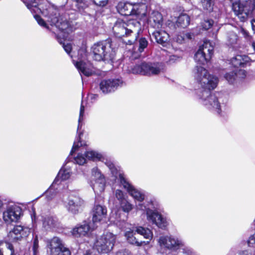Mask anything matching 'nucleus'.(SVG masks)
<instances>
[{
    "label": "nucleus",
    "mask_w": 255,
    "mask_h": 255,
    "mask_svg": "<svg viewBox=\"0 0 255 255\" xmlns=\"http://www.w3.org/2000/svg\"><path fill=\"white\" fill-rule=\"evenodd\" d=\"M98 95L97 94H90L88 95V100H91V102H94L98 99Z\"/></svg>",
    "instance_id": "nucleus-53"
},
{
    "label": "nucleus",
    "mask_w": 255,
    "mask_h": 255,
    "mask_svg": "<svg viewBox=\"0 0 255 255\" xmlns=\"http://www.w3.org/2000/svg\"><path fill=\"white\" fill-rule=\"evenodd\" d=\"M190 18L188 15L184 13L180 14L176 21L177 26L182 28H185L188 26L190 23Z\"/></svg>",
    "instance_id": "nucleus-29"
},
{
    "label": "nucleus",
    "mask_w": 255,
    "mask_h": 255,
    "mask_svg": "<svg viewBox=\"0 0 255 255\" xmlns=\"http://www.w3.org/2000/svg\"><path fill=\"white\" fill-rule=\"evenodd\" d=\"M105 163L113 176L120 181L123 187L135 200L140 202L136 205V210L145 211L146 219L148 222L156 225L159 228L166 229L169 224V220L162 215L157 210L151 209L155 208L154 202L150 200L146 205L142 203L145 196L144 192L131 184L126 178L123 171L118 169L111 161L106 159Z\"/></svg>",
    "instance_id": "nucleus-1"
},
{
    "label": "nucleus",
    "mask_w": 255,
    "mask_h": 255,
    "mask_svg": "<svg viewBox=\"0 0 255 255\" xmlns=\"http://www.w3.org/2000/svg\"><path fill=\"white\" fill-rule=\"evenodd\" d=\"M194 35L191 32H183L176 36V41L179 43H182L186 41L192 39Z\"/></svg>",
    "instance_id": "nucleus-32"
},
{
    "label": "nucleus",
    "mask_w": 255,
    "mask_h": 255,
    "mask_svg": "<svg viewBox=\"0 0 255 255\" xmlns=\"http://www.w3.org/2000/svg\"><path fill=\"white\" fill-rule=\"evenodd\" d=\"M108 0H93V3L100 6H105L108 3Z\"/></svg>",
    "instance_id": "nucleus-51"
},
{
    "label": "nucleus",
    "mask_w": 255,
    "mask_h": 255,
    "mask_svg": "<svg viewBox=\"0 0 255 255\" xmlns=\"http://www.w3.org/2000/svg\"><path fill=\"white\" fill-rule=\"evenodd\" d=\"M225 79L231 84L237 82L236 69L226 73L224 75Z\"/></svg>",
    "instance_id": "nucleus-35"
},
{
    "label": "nucleus",
    "mask_w": 255,
    "mask_h": 255,
    "mask_svg": "<svg viewBox=\"0 0 255 255\" xmlns=\"http://www.w3.org/2000/svg\"><path fill=\"white\" fill-rule=\"evenodd\" d=\"M84 255H95V254H94L93 253H92V252H91L90 251H88Z\"/></svg>",
    "instance_id": "nucleus-57"
},
{
    "label": "nucleus",
    "mask_w": 255,
    "mask_h": 255,
    "mask_svg": "<svg viewBox=\"0 0 255 255\" xmlns=\"http://www.w3.org/2000/svg\"><path fill=\"white\" fill-rule=\"evenodd\" d=\"M85 108L83 104V102L81 103L79 117L78 119V125L77 127V132L79 133V136L82 134V128L83 125V117L84 114Z\"/></svg>",
    "instance_id": "nucleus-34"
},
{
    "label": "nucleus",
    "mask_w": 255,
    "mask_h": 255,
    "mask_svg": "<svg viewBox=\"0 0 255 255\" xmlns=\"http://www.w3.org/2000/svg\"><path fill=\"white\" fill-rule=\"evenodd\" d=\"M247 243L249 247L252 246L255 244V233L249 237Z\"/></svg>",
    "instance_id": "nucleus-52"
},
{
    "label": "nucleus",
    "mask_w": 255,
    "mask_h": 255,
    "mask_svg": "<svg viewBox=\"0 0 255 255\" xmlns=\"http://www.w3.org/2000/svg\"><path fill=\"white\" fill-rule=\"evenodd\" d=\"M38 240L37 236H35L33 239V246H32V250L33 253V255H36V254L38 252Z\"/></svg>",
    "instance_id": "nucleus-48"
},
{
    "label": "nucleus",
    "mask_w": 255,
    "mask_h": 255,
    "mask_svg": "<svg viewBox=\"0 0 255 255\" xmlns=\"http://www.w3.org/2000/svg\"><path fill=\"white\" fill-rule=\"evenodd\" d=\"M195 79L200 84L202 89L197 91L200 102L208 109L220 114L228 102V96L221 92L211 93L218 83L217 77L210 74L207 70L202 66H197L193 70Z\"/></svg>",
    "instance_id": "nucleus-2"
},
{
    "label": "nucleus",
    "mask_w": 255,
    "mask_h": 255,
    "mask_svg": "<svg viewBox=\"0 0 255 255\" xmlns=\"http://www.w3.org/2000/svg\"><path fill=\"white\" fill-rule=\"evenodd\" d=\"M93 3V0H91L90 4Z\"/></svg>",
    "instance_id": "nucleus-59"
},
{
    "label": "nucleus",
    "mask_w": 255,
    "mask_h": 255,
    "mask_svg": "<svg viewBox=\"0 0 255 255\" xmlns=\"http://www.w3.org/2000/svg\"><path fill=\"white\" fill-rule=\"evenodd\" d=\"M82 132H83L82 130ZM77 134L78 135V137L77 138V140L75 141L74 142L73 147L70 152V155L68 157V160H70L72 158L71 156H73L74 152L79 151L80 150V147H82V149H83V147H82L85 145V143H82V142L80 140L81 136L83 134V132H82V134L80 135V136H79V133L78 132Z\"/></svg>",
    "instance_id": "nucleus-31"
},
{
    "label": "nucleus",
    "mask_w": 255,
    "mask_h": 255,
    "mask_svg": "<svg viewBox=\"0 0 255 255\" xmlns=\"http://www.w3.org/2000/svg\"><path fill=\"white\" fill-rule=\"evenodd\" d=\"M213 53V45L210 41L206 40L195 54L194 60L199 64L203 65L210 60Z\"/></svg>",
    "instance_id": "nucleus-10"
},
{
    "label": "nucleus",
    "mask_w": 255,
    "mask_h": 255,
    "mask_svg": "<svg viewBox=\"0 0 255 255\" xmlns=\"http://www.w3.org/2000/svg\"><path fill=\"white\" fill-rule=\"evenodd\" d=\"M74 162L79 165H82L84 164L87 161V158L84 154L82 153H78L76 156H74L73 158Z\"/></svg>",
    "instance_id": "nucleus-39"
},
{
    "label": "nucleus",
    "mask_w": 255,
    "mask_h": 255,
    "mask_svg": "<svg viewBox=\"0 0 255 255\" xmlns=\"http://www.w3.org/2000/svg\"><path fill=\"white\" fill-rule=\"evenodd\" d=\"M117 236L113 233L107 232L104 233L101 236L99 237V242L100 244L106 243L108 245H106L108 250H113L116 241Z\"/></svg>",
    "instance_id": "nucleus-20"
},
{
    "label": "nucleus",
    "mask_w": 255,
    "mask_h": 255,
    "mask_svg": "<svg viewBox=\"0 0 255 255\" xmlns=\"http://www.w3.org/2000/svg\"><path fill=\"white\" fill-rule=\"evenodd\" d=\"M213 21L212 20H206L202 23V26L203 29L208 30L213 25Z\"/></svg>",
    "instance_id": "nucleus-49"
},
{
    "label": "nucleus",
    "mask_w": 255,
    "mask_h": 255,
    "mask_svg": "<svg viewBox=\"0 0 255 255\" xmlns=\"http://www.w3.org/2000/svg\"><path fill=\"white\" fill-rule=\"evenodd\" d=\"M251 24L253 30L255 31V19H253L251 21Z\"/></svg>",
    "instance_id": "nucleus-56"
},
{
    "label": "nucleus",
    "mask_w": 255,
    "mask_h": 255,
    "mask_svg": "<svg viewBox=\"0 0 255 255\" xmlns=\"http://www.w3.org/2000/svg\"><path fill=\"white\" fill-rule=\"evenodd\" d=\"M115 196L116 198L118 200L119 204L128 198L126 194L120 189H117L115 191Z\"/></svg>",
    "instance_id": "nucleus-42"
},
{
    "label": "nucleus",
    "mask_w": 255,
    "mask_h": 255,
    "mask_svg": "<svg viewBox=\"0 0 255 255\" xmlns=\"http://www.w3.org/2000/svg\"><path fill=\"white\" fill-rule=\"evenodd\" d=\"M180 59V57L176 55H172L169 57V59L166 61V63L171 64L175 62L178 61Z\"/></svg>",
    "instance_id": "nucleus-50"
},
{
    "label": "nucleus",
    "mask_w": 255,
    "mask_h": 255,
    "mask_svg": "<svg viewBox=\"0 0 255 255\" xmlns=\"http://www.w3.org/2000/svg\"><path fill=\"white\" fill-rule=\"evenodd\" d=\"M125 224L126 225L125 236L128 243L137 247L147 245L149 243V241H139L135 237V232H134L133 228L127 227V226H129L127 223H125ZM129 226H131V225H129Z\"/></svg>",
    "instance_id": "nucleus-17"
},
{
    "label": "nucleus",
    "mask_w": 255,
    "mask_h": 255,
    "mask_svg": "<svg viewBox=\"0 0 255 255\" xmlns=\"http://www.w3.org/2000/svg\"><path fill=\"white\" fill-rule=\"evenodd\" d=\"M156 41L159 44L164 46L169 39V35L167 33L164 31H155L152 33Z\"/></svg>",
    "instance_id": "nucleus-26"
},
{
    "label": "nucleus",
    "mask_w": 255,
    "mask_h": 255,
    "mask_svg": "<svg viewBox=\"0 0 255 255\" xmlns=\"http://www.w3.org/2000/svg\"><path fill=\"white\" fill-rule=\"evenodd\" d=\"M88 183L95 194H99L104 191L106 185L105 177L97 167L92 169L91 176Z\"/></svg>",
    "instance_id": "nucleus-9"
},
{
    "label": "nucleus",
    "mask_w": 255,
    "mask_h": 255,
    "mask_svg": "<svg viewBox=\"0 0 255 255\" xmlns=\"http://www.w3.org/2000/svg\"><path fill=\"white\" fill-rule=\"evenodd\" d=\"M231 1H233L234 0H231Z\"/></svg>",
    "instance_id": "nucleus-61"
},
{
    "label": "nucleus",
    "mask_w": 255,
    "mask_h": 255,
    "mask_svg": "<svg viewBox=\"0 0 255 255\" xmlns=\"http://www.w3.org/2000/svg\"><path fill=\"white\" fill-rule=\"evenodd\" d=\"M237 82L245 79L247 76V72L243 69H236Z\"/></svg>",
    "instance_id": "nucleus-46"
},
{
    "label": "nucleus",
    "mask_w": 255,
    "mask_h": 255,
    "mask_svg": "<svg viewBox=\"0 0 255 255\" xmlns=\"http://www.w3.org/2000/svg\"><path fill=\"white\" fill-rule=\"evenodd\" d=\"M122 84V80L119 79H105L101 82L100 88L104 94H109L116 91Z\"/></svg>",
    "instance_id": "nucleus-15"
},
{
    "label": "nucleus",
    "mask_w": 255,
    "mask_h": 255,
    "mask_svg": "<svg viewBox=\"0 0 255 255\" xmlns=\"http://www.w3.org/2000/svg\"><path fill=\"white\" fill-rule=\"evenodd\" d=\"M76 2V6L79 10L87 8L90 5L91 0H73Z\"/></svg>",
    "instance_id": "nucleus-38"
},
{
    "label": "nucleus",
    "mask_w": 255,
    "mask_h": 255,
    "mask_svg": "<svg viewBox=\"0 0 255 255\" xmlns=\"http://www.w3.org/2000/svg\"><path fill=\"white\" fill-rule=\"evenodd\" d=\"M114 49L111 39L95 43L91 48L93 58L98 61L112 60L114 55Z\"/></svg>",
    "instance_id": "nucleus-5"
},
{
    "label": "nucleus",
    "mask_w": 255,
    "mask_h": 255,
    "mask_svg": "<svg viewBox=\"0 0 255 255\" xmlns=\"http://www.w3.org/2000/svg\"><path fill=\"white\" fill-rule=\"evenodd\" d=\"M241 32L244 37L249 41V44L253 49L254 53L255 54V41L253 40L252 37L249 34V32L244 28L241 29Z\"/></svg>",
    "instance_id": "nucleus-37"
},
{
    "label": "nucleus",
    "mask_w": 255,
    "mask_h": 255,
    "mask_svg": "<svg viewBox=\"0 0 255 255\" xmlns=\"http://www.w3.org/2000/svg\"><path fill=\"white\" fill-rule=\"evenodd\" d=\"M39 0H24L23 2L31 12L35 13L34 17L41 26L48 28L46 23L38 15V13L47 17V20L54 25L64 34H68L73 30V21L69 18V15L64 14L59 16L58 10L50 4L45 5L44 8L39 3Z\"/></svg>",
    "instance_id": "nucleus-3"
},
{
    "label": "nucleus",
    "mask_w": 255,
    "mask_h": 255,
    "mask_svg": "<svg viewBox=\"0 0 255 255\" xmlns=\"http://www.w3.org/2000/svg\"><path fill=\"white\" fill-rule=\"evenodd\" d=\"M255 60H253L251 56L245 55H238L231 59V62L235 67H237L238 66H244V65H246L250 61Z\"/></svg>",
    "instance_id": "nucleus-24"
},
{
    "label": "nucleus",
    "mask_w": 255,
    "mask_h": 255,
    "mask_svg": "<svg viewBox=\"0 0 255 255\" xmlns=\"http://www.w3.org/2000/svg\"><path fill=\"white\" fill-rule=\"evenodd\" d=\"M107 213V208L105 206L96 203L93 209V222L97 223L102 221L106 219Z\"/></svg>",
    "instance_id": "nucleus-19"
},
{
    "label": "nucleus",
    "mask_w": 255,
    "mask_h": 255,
    "mask_svg": "<svg viewBox=\"0 0 255 255\" xmlns=\"http://www.w3.org/2000/svg\"><path fill=\"white\" fill-rule=\"evenodd\" d=\"M203 8L208 12H211L213 9L214 3L212 0H201Z\"/></svg>",
    "instance_id": "nucleus-40"
},
{
    "label": "nucleus",
    "mask_w": 255,
    "mask_h": 255,
    "mask_svg": "<svg viewBox=\"0 0 255 255\" xmlns=\"http://www.w3.org/2000/svg\"><path fill=\"white\" fill-rule=\"evenodd\" d=\"M59 223L56 217H45L43 221V227L46 231H53L58 228Z\"/></svg>",
    "instance_id": "nucleus-22"
},
{
    "label": "nucleus",
    "mask_w": 255,
    "mask_h": 255,
    "mask_svg": "<svg viewBox=\"0 0 255 255\" xmlns=\"http://www.w3.org/2000/svg\"><path fill=\"white\" fill-rule=\"evenodd\" d=\"M57 39L58 42L61 44H62V46L64 49L65 51H66V52L69 55L72 50L71 44L69 43L66 44L64 42H63V40L59 37L58 35L57 36Z\"/></svg>",
    "instance_id": "nucleus-44"
},
{
    "label": "nucleus",
    "mask_w": 255,
    "mask_h": 255,
    "mask_svg": "<svg viewBox=\"0 0 255 255\" xmlns=\"http://www.w3.org/2000/svg\"><path fill=\"white\" fill-rule=\"evenodd\" d=\"M30 234V229L21 226H16L8 234V238L11 242H16L22 238H26Z\"/></svg>",
    "instance_id": "nucleus-16"
},
{
    "label": "nucleus",
    "mask_w": 255,
    "mask_h": 255,
    "mask_svg": "<svg viewBox=\"0 0 255 255\" xmlns=\"http://www.w3.org/2000/svg\"><path fill=\"white\" fill-rule=\"evenodd\" d=\"M157 244L160 252L167 250L176 251L184 246V241L178 237L172 235H163L159 237Z\"/></svg>",
    "instance_id": "nucleus-7"
},
{
    "label": "nucleus",
    "mask_w": 255,
    "mask_h": 255,
    "mask_svg": "<svg viewBox=\"0 0 255 255\" xmlns=\"http://www.w3.org/2000/svg\"><path fill=\"white\" fill-rule=\"evenodd\" d=\"M117 255H131V254L128 250H125L118 252Z\"/></svg>",
    "instance_id": "nucleus-54"
},
{
    "label": "nucleus",
    "mask_w": 255,
    "mask_h": 255,
    "mask_svg": "<svg viewBox=\"0 0 255 255\" xmlns=\"http://www.w3.org/2000/svg\"><path fill=\"white\" fill-rule=\"evenodd\" d=\"M60 190V185L58 183V179H55L50 187L44 192L46 198L48 201L53 199Z\"/></svg>",
    "instance_id": "nucleus-23"
},
{
    "label": "nucleus",
    "mask_w": 255,
    "mask_h": 255,
    "mask_svg": "<svg viewBox=\"0 0 255 255\" xmlns=\"http://www.w3.org/2000/svg\"><path fill=\"white\" fill-rule=\"evenodd\" d=\"M255 8V0H240L233 3V9L242 21L251 17Z\"/></svg>",
    "instance_id": "nucleus-6"
},
{
    "label": "nucleus",
    "mask_w": 255,
    "mask_h": 255,
    "mask_svg": "<svg viewBox=\"0 0 255 255\" xmlns=\"http://www.w3.org/2000/svg\"><path fill=\"white\" fill-rule=\"evenodd\" d=\"M141 29L140 23L135 19H118L113 27L115 35L119 38L124 37V43L128 45L135 43Z\"/></svg>",
    "instance_id": "nucleus-4"
},
{
    "label": "nucleus",
    "mask_w": 255,
    "mask_h": 255,
    "mask_svg": "<svg viewBox=\"0 0 255 255\" xmlns=\"http://www.w3.org/2000/svg\"><path fill=\"white\" fill-rule=\"evenodd\" d=\"M63 36L64 38L66 37L65 35H63Z\"/></svg>",
    "instance_id": "nucleus-60"
},
{
    "label": "nucleus",
    "mask_w": 255,
    "mask_h": 255,
    "mask_svg": "<svg viewBox=\"0 0 255 255\" xmlns=\"http://www.w3.org/2000/svg\"><path fill=\"white\" fill-rule=\"evenodd\" d=\"M73 63L80 74H83L86 76H90L94 72L92 66L89 63H86L81 60L76 62L73 60Z\"/></svg>",
    "instance_id": "nucleus-21"
},
{
    "label": "nucleus",
    "mask_w": 255,
    "mask_h": 255,
    "mask_svg": "<svg viewBox=\"0 0 255 255\" xmlns=\"http://www.w3.org/2000/svg\"><path fill=\"white\" fill-rule=\"evenodd\" d=\"M3 255H15L13 247L12 245L7 244L6 245V248L3 251Z\"/></svg>",
    "instance_id": "nucleus-47"
},
{
    "label": "nucleus",
    "mask_w": 255,
    "mask_h": 255,
    "mask_svg": "<svg viewBox=\"0 0 255 255\" xmlns=\"http://www.w3.org/2000/svg\"><path fill=\"white\" fill-rule=\"evenodd\" d=\"M180 249L182 250V253L184 255H198L197 253L192 248L189 247L184 246Z\"/></svg>",
    "instance_id": "nucleus-43"
},
{
    "label": "nucleus",
    "mask_w": 255,
    "mask_h": 255,
    "mask_svg": "<svg viewBox=\"0 0 255 255\" xmlns=\"http://www.w3.org/2000/svg\"><path fill=\"white\" fill-rule=\"evenodd\" d=\"M47 247L51 255H71V252L59 238L54 237L47 241Z\"/></svg>",
    "instance_id": "nucleus-11"
},
{
    "label": "nucleus",
    "mask_w": 255,
    "mask_h": 255,
    "mask_svg": "<svg viewBox=\"0 0 255 255\" xmlns=\"http://www.w3.org/2000/svg\"><path fill=\"white\" fill-rule=\"evenodd\" d=\"M135 232L142 236L145 239L149 240V242L153 238L152 232L148 228L138 227L136 228Z\"/></svg>",
    "instance_id": "nucleus-30"
},
{
    "label": "nucleus",
    "mask_w": 255,
    "mask_h": 255,
    "mask_svg": "<svg viewBox=\"0 0 255 255\" xmlns=\"http://www.w3.org/2000/svg\"><path fill=\"white\" fill-rule=\"evenodd\" d=\"M92 229L93 228L89 223L84 222L82 224L78 225L73 228L71 233L72 235L75 238L88 236Z\"/></svg>",
    "instance_id": "nucleus-18"
},
{
    "label": "nucleus",
    "mask_w": 255,
    "mask_h": 255,
    "mask_svg": "<svg viewBox=\"0 0 255 255\" xmlns=\"http://www.w3.org/2000/svg\"><path fill=\"white\" fill-rule=\"evenodd\" d=\"M120 205L122 210L127 213L130 212L133 208V205L128 201V198L120 203Z\"/></svg>",
    "instance_id": "nucleus-36"
},
{
    "label": "nucleus",
    "mask_w": 255,
    "mask_h": 255,
    "mask_svg": "<svg viewBox=\"0 0 255 255\" xmlns=\"http://www.w3.org/2000/svg\"><path fill=\"white\" fill-rule=\"evenodd\" d=\"M148 45V41L144 37H141L139 40V47L138 51L142 52L143 50L147 47Z\"/></svg>",
    "instance_id": "nucleus-45"
},
{
    "label": "nucleus",
    "mask_w": 255,
    "mask_h": 255,
    "mask_svg": "<svg viewBox=\"0 0 255 255\" xmlns=\"http://www.w3.org/2000/svg\"><path fill=\"white\" fill-rule=\"evenodd\" d=\"M85 154L87 159L93 161L100 160L104 161L105 160L103 154L97 151L90 150L85 151Z\"/></svg>",
    "instance_id": "nucleus-28"
},
{
    "label": "nucleus",
    "mask_w": 255,
    "mask_h": 255,
    "mask_svg": "<svg viewBox=\"0 0 255 255\" xmlns=\"http://www.w3.org/2000/svg\"><path fill=\"white\" fill-rule=\"evenodd\" d=\"M22 215V209L16 205H10L6 207L2 213V218L6 224L16 223Z\"/></svg>",
    "instance_id": "nucleus-12"
},
{
    "label": "nucleus",
    "mask_w": 255,
    "mask_h": 255,
    "mask_svg": "<svg viewBox=\"0 0 255 255\" xmlns=\"http://www.w3.org/2000/svg\"><path fill=\"white\" fill-rule=\"evenodd\" d=\"M84 204V200L79 196L70 195L67 201L64 203V206L69 213L76 215L79 212Z\"/></svg>",
    "instance_id": "nucleus-14"
},
{
    "label": "nucleus",
    "mask_w": 255,
    "mask_h": 255,
    "mask_svg": "<svg viewBox=\"0 0 255 255\" xmlns=\"http://www.w3.org/2000/svg\"><path fill=\"white\" fill-rule=\"evenodd\" d=\"M108 245L106 243H99V238H98L94 243V247L97 250V251L100 253H108L110 252L112 250H108L106 246Z\"/></svg>",
    "instance_id": "nucleus-33"
},
{
    "label": "nucleus",
    "mask_w": 255,
    "mask_h": 255,
    "mask_svg": "<svg viewBox=\"0 0 255 255\" xmlns=\"http://www.w3.org/2000/svg\"><path fill=\"white\" fill-rule=\"evenodd\" d=\"M142 7H144V5L138 3L132 4L129 2H120L118 4L117 9L121 15H137L142 13Z\"/></svg>",
    "instance_id": "nucleus-13"
},
{
    "label": "nucleus",
    "mask_w": 255,
    "mask_h": 255,
    "mask_svg": "<svg viewBox=\"0 0 255 255\" xmlns=\"http://www.w3.org/2000/svg\"><path fill=\"white\" fill-rule=\"evenodd\" d=\"M163 65L161 63H140L131 68L130 71L133 74L151 75L159 74L163 70Z\"/></svg>",
    "instance_id": "nucleus-8"
},
{
    "label": "nucleus",
    "mask_w": 255,
    "mask_h": 255,
    "mask_svg": "<svg viewBox=\"0 0 255 255\" xmlns=\"http://www.w3.org/2000/svg\"><path fill=\"white\" fill-rule=\"evenodd\" d=\"M238 255H251V254L248 250H243L239 251Z\"/></svg>",
    "instance_id": "nucleus-55"
},
{
    "label": "nucleus",
    "mask_w": 255,
    "mask_h": 255,
    "mask_svg": "<svg viewBox=\"0 0 255 255\" xmlns=\"http://www.w3.org/2000/svg\"><path fill=\"white\" fill-rule=\"evenodd\" d=\"M150 24L154 28L159 29L162 25V16L158 11H153L149 18Z\"/></svg>",
    "instance_id": "nucleus-25"
},
{
    "label": "nucleus",
    "mask_w": 255,
    "mask_h": 255,
    "mask_svg": "<svg viewBox=\"0 0 255 255\" xmlns=\"http://www.w3.org/2000/svg\"><path fill=\"white\" fill-rule=\"evenodd\" d=\"M238 35L233 31H230L227 35V41L230 45H233L238 41Z\"/></svg>",
    "instance_id": "nucleus-41"
},
{
    "label": "nucleus",
    "mask_w": 255,
    "mask_h": 255,
    "mask_svg": "<svg viewBox=\"0 0 255 255\" xmlns=\"http://www.w3.org/2000/svg\"><path fill=\"white\" fill-rule=\"evenodd\" d=\"M31 219L32 221L34 220L35 221V213H34L33 215H31Z\"/></svg>",
    "instance_id": "nucleus-58"
},
{
    "label": "nucleus",
    "mask_w": 255,
    "mask_h": 255,
    "mask_svg": "<svg viewBox=\"0 0 255 255\" xmlns=\"http://www.w3.org/2000/svg\"><path fill=\"white\" fill-rule=\"evenodd\" d=\"M72 173V172L71 169L70 168H68V166L65 165L64 167H63L60 169L55 179L57 178L58 183H59V185H60L61 182L60 181L59 179H61L62 180H66L70 178Z\"/></svg>",
    "instance_id": "nucleus-27"
}]
</instances>
